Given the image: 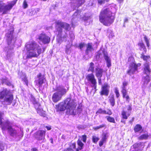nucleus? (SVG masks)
<instances>
[{
  "label": "nucleus",
  "instance_id": "f257e3e1",
  "mask_svg": "<svg viewBox=\"0 0 151 151\" xmlns=\"http://www.w3.org/2000/svg\"><path fill=\"white\" fill-rule=\"evenodd\" d=\"M76 104L73 100L70 98H67L55 106L57 112L63 111L66 109L67 114L75 115Z\"/></svg>",
  "mask_w": 151,
  "mask_h": 151
},
{
  "label": "nucleus",
  "instance_id": "f03ea898",
  "mask_svg": "<svg viewBox=\"0 0 151 151\" xmlns=\"http://www.w3.org/2000/svg\"><path fill=\"white\" fill-rule=\"evenodd\" d=\"M109 8L102 9L99 15V21L104 25L108 26L114 21L115 16Z\"/></svg>",
  "mask_w": 151,
  "mask_h": 151
},
{
  "label": "nucleus",
  "instance_id": "7ed1b4c3",
  "mask_svg": "<svg viewBox=\"0 0 151 151\" xmlns=\"http://www.w3.org/2000/svg\"><path fill=\"white\" fill-rule=\"evenodd\" d=\"M4 115L3 112H0V124L2 131H5L6 129L9 134L12 137L17 136L19 138L22 137L24 135L23 131L21 130L17 134V130L14 128H13L11 125H10V122L8 120H6L4 124L3 123L2 116Z\"/></svg>",
  "mask_w": 151,
  "mask_h": 151
},
{
  "label": "nucleus",
  "instance_id": "20e7f679",
  "mask_svg": "<svg viewBox=\"0 0 151 151\" xmlns=\"http://www.w3.org/2000/svg\"><path fill=\"white\" fill-rule=\"evenodd\" d=\"M25 47L28 52L26 58L37 57L42 53V49L40 46L34 41L29 42L25 45Z\"/></svg>",
  "mask_w": 151,
  "mask_h": 151
},
{
  "label": "nucleus",
  "instance_id": "39448f33",
  "mask_svg": "<svg viewBox=\"0 0 151 151\" xmlns=\"http://www.w3.org/2000/svg\"><path fill=\"white\" fill-rule=\"evenodd\" d=\"M17 0H14L8 3L7 4L3 2L2 1H0V12H2L3 14L8 13L16 4Z\"/></svg>",
  "mask_w": 151,
  "mask_h": 151
},
{
  "label": "nucleus",
  "instance_id": "423d86ee",
  "mask_svg": "<svg viewBox=\"0 0 151 151\" xmlns=\"http://www.w3.org/2000/svg\"><path fill=\"white\" fill-rule=\"evenodd\" d=\"M56 27H57L56 31L58 33V35L61 36L63 32L62 28H64L66 31H69L71 27L70 24L61 21H58L55 22Z\"/></svg>",
  "mask_w": 151,
  "mask_h": 151
},
{
  "label": "nucleus",
  "instance_id": "0eeeda50",
  "mask_svg": "<svg viewBox=\"0 0 151 151\" xmlns=\"http://www.w3.org/2000/svg\"><path fill=\"white\" fill-rule=\"evenodd\" d=\"M78 147L76 148V143L75 142L72 143L70 145L69 147L65 148L63 151H74L73 149H76V151H79L83 148L84 144L82 142L81 140L79 139L77 141Z\"/></svg>",
  "mask_w": 151,
  "mask_h": 151
},
{
  "label": "nucleus",
  "instance_id": "6e6552de",
  "mask_svg": "<svg viewBox=\"0 0 151 151\" xmlns=\"http://www.w3.org/2000/svg\"><path fill=\"white\" fill-rule=\"evenodd\" d=\"M141 65L140 63L136 64L135 63L132 62L131 63L129 67V69L127 71V73L130 76L135 73V72L138 70V67Z\"/></svg>",
  "mask_w": 151,
  "mask_h": 151
},
{
  "label": "nucleus",
  "instance_id": "1a4fd4ad",
  "mask_svg": "<svg viewBox=\"0 0 151 151\" xmlns=\"http://www.w3.org/2000/svg\"><path fill=\"white\" fill-rule=\"evenodd\" d=\"M45 131L38 130L33 134L32 137L34 139L37 141H41L45 139Z\"/></svg>",
  "mask_w": 151,
  "mask_h": 151
},
{
  "label": "nucleus",
  "instance_id": "9d476101",
  "mask_svg": "<svg viewBox=\"0 0 151 151\" xmlns=\"http://www.w3.org/2000/svg\"><path fill=\"white\" fill-rule=\"evenodd\" d=\"M38 78L37 80H35V83L36 86H38L39 88L42 86V85L45 82L46 80V78L44 75H42L41 73H40L37 75Z\"/></svg>",
  "mask_w": 151,
  "mask_h": 151
},
{
  "label": "nucleus",
  "instance_id": "9b49d317",
  "mask_svg": "<svg viewBox=\"0 0 151 151\" xmlns=\"http://www.w3.org/2000/svg\"><path fill=\"white\" fill-rule=\"evenodd\" d=\"M86 78L88 82L91 83L95 88H96L97 82L94 75L93 73L88 74L86 76Z\"/></svg>",
  "mask_w": 151,
  "mask_h": 151
},
{
  "label": "nucleus",
  "instance_id": "f8f14e48",
  "mask_svg": "<svg viewBox=\"0 0 151 151\" xmlns=\"http://www.w3.org/2000/svg\"><path fill=\"white\" fill-rule=\"evenodd\" d=\"M38 39L44 44H48L50 41V38L45 33H41L39 36Z\"/></svg>",
  "mask_w": 151,
  "mask_h": 151
},
{
  "label": "nucleus",
  "instance_id": "ddd939ff",
  "mask_svg": "<svg viewBox=\"0 0 151 151\" xmlns=\"http://www.w3.org/2000/svg\"><path fill=\"white\" fill-rule=\"evenodd\" d=\"M109 86L107 83H105L101 87V91L100 92V94L101 96L105 95L107 96L109 93Z\"/></svg>",
  "mask_w": 151,
  "mask_h": 151
},
{
  "label": "nucleus",
  "instance_id": "4468645a",
  "mask_svg": "<svg viewBox=\"0 0 151 151\" xmlns=\"http://www.w3.org/2000/svg\"><path fill=\"white\" fill-rule=\"evenodd\" d=\"M130 114H131L130 113L127 112L124 110H122L121 112L122 119L121 121V122L124 124H125V121H124V120L127 119L128 117L130 115Z\"/></svg>",
  "mask_w": 151,
  "mask_h": 151
},
{
  "label": "nucleus",
  "instance_id": "2eb2a0df",
  "mask_svg": "<svg viewBox=\"0 0 151 151\" xmlns=\"http://www.w3.org/2000/svg\"><path fill=\"white\" fill-rule=\"evenodd\" d=\"M55 91H57V92H58L62 96L65 94L67 91V90L62 86H59L57 87Z\"/></svg>",
  "mask_w": 151,
  "mask_h": 151
},
{
  "label": "nucleus",
  "instance_id": "dca6fc26",
  "mask_svg": "<svg viewBox=\"0 0 151 151\" xmlns=\"http://www.w3.org/2000/svg\"><path fill=\"white\" fill-rule=\"evenodd\" d=\"M96 114L97 115L100 114H107L108 115H111L112 114V113L111 110L110 109H108L107 111H106L105 110H103L101 108H100L96 111Z\"/></svg>",
  "mask_w": 151,
  "mask_h": 151
},
{
  "label": "nucleus",
  "instance_id": "f3484780",
  "mask_svg": "<svg viewBox=\"0 0 151 151\" xmlns=\"http://www.w3.org/2000/svg\"><path fill=\"white\" fill-rule=\"evenodd\" d=\"M62 97L58 92H56L54 93L52 95V101L54 103H57L61 100Z\"/></svg>",
  "mask_w": 151,
  "mask_h": 151
},
{
  "label": "nucleus",
  "instance_id": "a211bd4d",
  "mask_svg": "<svg viewBox=\"0 0 151 151\" xmlns=\"http://www.w3.org/2000/svg\"><path fill=\"white\" fill-rule=\"evenodd\" d=\"M104 70L103 68L97 67L95 68V75L96 77H102Z\"/></svg>",
  "mask_w": 151,
  "mask_h": 151
},
{
  "label": "nucleus",
  "instance_id": "6ab92c4d",
  "mask_svg": "<svg viewBox=\"0 0 151 151\" xmlns=\"http://www.w3.org/2000/svg\"><path fill=\"white\" fill-rule=\"evenodd\" d=\"M103 53L104 55V58L107 63V66L108 67H110L111 66V60L108 56L107 52L104 50L103 51Z\"/></svg>",
  "mask_w": 151,
  "mask_h": 151
},
{
  "label": "nucleus",
  "instance_id": "aec40b11",
  "mask_svg": "<svg viewBox=\"0 0 151 151\" xmlns=\"http://www.w3.org/2000/svg\"><path fill=\"white\" fill-rule=\"evenodd\" d=\"M144 72L145 74L149 75L151 72L150 65L148 63H146L144 64Z\"/></svg>",
  "mask_w": 151,
  "mask_h": 151
},
{
  "label": "nucleus",
  "instance_id": "412c9836",
  "mask_svg": "<svg viewBox=\"0 0 151 151\" xmlns=\"http://www.w3.org/2000/svg\"><path fill=\"white\" fill-rule=\"evenodd\" d=\"M10 93V92L7 89H3L0 92V99H2L6 97Z\"/></svg>",
  "mask_w": 151,
  "mask_h": 151
},
{
  "label": "nucleus",
  "instance_id": "4be33fe9",
  "mask_svg": "<svg viewBox=\"0 0 151 151\" xmlns=\"http://www.w3.org/2000/svg\"><path fill=\"white\" fill-rule=\"evenodd\" d=\"M102 137L101 140H100L99 143V145L100 147L102 146L103 144L107 140V138L108 137V133H103L102 134Z\"/></svg>",
  "mask_w": 151,
  "mask_h": 151
},
{
  "label": "nucleus",
  "instance_id": "5701e85b",
  "mask_svg": "<svg viewBox=\"0 0 151 151\" xmlns=\"http://www.w3.org/2000/svg\"><path fill=\"white\" fill-rule=\"evenodd\" d=\"M121 92L122 95V97L126 99V102L129 103L130 100V98L127 94V90L121 91Z\"/></svg>",
  "mask_w": 151,
  "mask_h": 151
},
{
  "label": "nucleus",
  "instance_id": "b1692460",
  "mask_svg": "<svg viewBox=\"0 0 151 151\" xmlns=\"http://www.w3.org/2000/svg\"><path fill=\"white\" fill-rule=\"evenodd\" d=\"M31 101L32 104L34 105L35 108H37V107H40V106L41 105L40 103L34 97L32 96Z\"/></svg>",
  "mask_w": 151,
  "mask_h": 151
},
{
  "label": "nucleus",
  "instance_id": "393cba45",
  "mask_svg": "<svg viewBox=\"0 0 151 151\" xmlns=\"http://www.w3.org/2000/svg\"><path fill=\"white\" fill-rule=\"evenodd\" d=\"M1 80V83L2 84H5L8 86H11L12 85L11 82L8 80V78L7 77L2 78Z\"/></svg>",
  "mask_w": 151,
  "mask_h": 151
},
{
  "label": "nucleus",
  "instance_id": "a878e982",
  "mask_svg": "<svg viewBox=\"0 0 151 151\" xmlns=\"http://www.w3.org/2000/svg\"><path fill=\"white\" fill-rule=\"evenodd\" d=\"M8 97L4 99V101L9 103V104H10L12 102L13 99V96L12 94L8 95Z\"/></svg>",
  "mask_w": 151,
  "mask_h": 151
},
{
  "label": "nucleus",
  "instance_id": "bb28decb",
  "mask_svg": "<svg viewBox=\"0 0 151 151\" xmlns=\"http://www.w3.org/2000/svg\"><path fill=\"white\" fill-rule=\"evenodd\" d=\"M137 45L140 50H143L145 52H147V49L142 41L141 42H138L137 43Z\"/></svg>",
  "mask_w": 151,
  "mask_h": 151
},
{
  "label": "nucleus",
  "instance_id": "cd10ccee",
  "mask_svg": "<svg viewBox=\"0 0 151 151\" xmlns=\"http://www.w3.org/2000/svg\"><path fill=\"white\" fill-rule=\"evenodd\" d=\"M94 48L93 47L91 43H88L87 44L86 49L85 50L86 53L87 54H88L89 52L93 51Z\"/></svg>",
  "mask_w": 151,
  "mask_h": 151
},
{
  "label": "nucleus",
  "instance_id": "c85d7f7f",
  "mask_svg": "<svg viewBox=\"0 0 151 151\" xmlns=\"http://www.w3.org/2000/svg\"><path fill=\"white\" fill-rule=\"evenodd\" d=\"M150 134L148 133L143 134L140 135L138 137V139L139 140H146L150 137Z\"/></svg>",
  "mask_w": 151,
  "mask_h": 151
},
{
  "label": "nucleus",
  "instance_id": "c756f323",
  "mask_svg": "<svg viewBox=\"0 0 151 151\" xmlns=\"http://www.w3.org/2000/svg\"><path fill=\"white\" fill-rule=\"evenodd\" d=\"M109 101L111 105L114 106L115 104V101L113 94L111 95L109 97Z\"/></svg>",
  "mask_w": 151,
  "mask_h": 151
},
{
  "label": "nucleus",
  "instance_id": "7c9ffc66",
  "mask_svg": "<svg viewBox=\"0 0 151 151\" xmlns=\"http://www.w3.org/2000/svg\"><path fill=\"white\" fill-rule=\"evenodd\" d=\"M35 109H36L37 113L40 116L44 117L46 116L45 112L42 109L40 108L39 107H37V108H36Z\"/></svg>",
  "mask_w": 151,
  "mask_h": 151
},
{
  "label": "nucleus",
  "instance_id": "2f4dec72",
  "mask_svg": "<svg viewBox=\"0 0 151 151\" xmlns=\"http://www.w3.org/2000/svg\"><path fill=\"white\" fill-rule=\"evenodd\" d=\"M14 31V29L12 28V29L9 32L6 34V36L8 37L9 40L11 41H12L13 38V34Z\"/></svg>",
  "mask_w": 151,
  "mask_h": 151
},
{
  "label": "nucleus",
  "instance_id": "473e14b6",
  "mask_svg": "<svg viewBox=\"0 0 151 151\" xmlns=\"http://www.w3.org/2000/svg\"><path fill=\"white\" fill-rule=\"evenodd\" d=\"M134 130L135 132H138L142 130V126L139 124H137L134 127Z\"/></svg>",
  "mask_w": 151,
  "mask_h": 151
},
{
  "label": "nucleus",
  "instance_id": "72a5a7b5",
  "mask_svg": "<svg viewBox=\"0 0 151 151\" xmlns=\"http://www.w3.org/2000/svg\"><path fill=\"white\" fill-rule=\"evenodd\" d=\"M81 11L78 9H77L73 13V19L78 18L79 17L81 16Z\"/></svg>",
  "mask_w": 151,
  "mask_h": 151
},
{
  "label": "nucleus",
  "instance_id": "f704fd0d",
  "mask_svg": "<svg viewBox=\"0 0 151 151\" xmlns=\"http://www.w3.org/2000/svg\"><path fill=\"white\" fill-rule=\"evenodd\" d=\"M140 58L142 59L143 60L146 62H147L148 60L150 59V57L149 55H145L144 53H142L141 54Z\"/></svg>",
  "mask_w": 151,
  "mask_h": 151
},
{
  "label": "nucleus",
  "instance_id": "c9c22d12",
  "mask_svg": "<svg viewBox=\"0 0 151 151\" xmlns=\"http://www.w3.org/2000/svg\"><path fill=\"white\" fill-rule=\"evenodd\" d=\"M105 118L106 119L107 121L111 123H115L116 122L114 117L110 116H106Z\"/></svg>",
  "mask_w": 151,
  "mask_h": 151
},
{
  "label": "nucleus",
  "instance_id": "e433bc0d",
  "mask_svg": "<svg viewBox=\"0 0 151 151\" xmlns=\"http://www.w3.org/2000/svg\"><path fill=\"white\" fill-rule=\"evenodd\" d=\"M94 63L91 62L90 63L89 65V67L88 69V71H91L92 72H93L94 70Z\"/></svg>",
  "mask_w": 151,
  "mask_h": 151
},
{
  "label": "nucleus",
  "instance_id": "4c0bfd02",
  "mask_svg": "<svg viewBox=\"0 0 151 151\" xmlns=\"http://www.w3.org/2000/svg\"><path fill=\"white\" fill-rule=\"evenodd\" d=\"M76 6L78 7L84 4L85 1V0H76Z\"/></svg>",
  "mask_w": 151,
  "mask_h": 151
},
{
  "label": "nucleus",
  "instance_id": "58836bf2",
  "mask_svg": "<svg viewBox=\"0 0 151 151\" xmlns=\"http://www.w3.org/2000/svg\"><path fill=\"white\" fill-rule=\"evenodd\" d=\"M122 89L121 91L127 90L126 88V86L128 85V82L126 81H124L122 82Z\"/></svg>",
  "mask_w": 151,
  "mask_h": 151
},
{
  "label": "nucleus",
  "instance_id": "ea45409f",
  "mask_svg": "<svg viewBox=\"0 0 151 151\" xmlns=\"http://www.w3.org/2000/svg\"><path fill=\"white\" fill-rule=\"evenodd\" d=\"M92 142L95 144L97 143L99 139V138L96 136L93 135L92 137Z\"/></svg>",
  "mask_w": 151,
  "mask_h": 151
},
{
  "label": "nucleus",
  "instance_id": "a19ab883",
  "mask_svg": "<svg viewBox=\"0 0 151 151\" xmlns=\"http://www.w3.org/2000/svg\"><path fill=\"white\" fill-rule=\"evenodd\" d=\"M144 40L146 43L147 46L148 48L150 46V42L149 39L146 35H145L144 37Z\"/></svg>",
  "mask_w": 151,
  "mask_h": 151
},
{
  "label": "nucleus",
  "instance_id": "79ce46f5",
  "mask_svg": "<svg viewBox=\"0 0 151 151\" xmlns=\"http://www.w3.org/2000/svg\"><path fill=\"white\" fill-rule=\"evenodd\" d=\"M145 82L147 83L150 81V77L149 75H147L144 77Z\"/></svg>",
  "mask_w": 151,
  "mask_h": 151
},
{
  "label": "nucleus",
  "instance_id": "37998d69",
  "mask_svg": "<svg viewBox=\"0 0 151 151\" xmlns=\"http://www.w3.org/2000/svg\"><path fill=\"white\" fill-rule=\"evenodd\" d=\"M114 93L116 95V97L117 98H118L120 96V94L117 88H115Z\"/></svg>",
  "mask_w": 151,
  "mask_h": 151
},
{
  "label": "nucleus",
  "instance_id": "c03bdc74",
  "mask_svg": "<svg viewBox=\"0 0 151 151\" xmlns=\"http://www.w3.org/2000/svg\"><path fill=\"white\" fill-rule=\"evenodd\" d=\"M98 5H101L105 3L106 0H97Z\"/></svg>",
  "mask_w": 151,
  "mask_h": 151
},
{
  "label": "nucleus",
  "instance_id": "a18cd8bd",
  "mask_svg": "<svg viewBox=\"0 0 151 151\" xmlns=\"http://www.w3.org/2000/svg\"><path fill=\"white\" fill-rule=\"evenodd\" d=\"M127 110L128 112L130 113L131 114V111L132 110V105L131 104H130L128 105L127 106Z\"/></svg>",
  "mask_w": 151,
  "mask_h": 151
},
{
  "label": "nucleus",
  "instance_id": "49530a36",
  "mask_svg": "<svg viewBox=\"0 0 151 151\" xmlns=\"http://www.w3.org/2000/svg\"><path fill=\"white\" fill-rule=\"evenodd\" d=\"M85 45V44L84 42H81L79 44L78 47L80 49L82 50Z\"/></svg>",
  "mask_w": 151,
  "mask_h": 151
},
{
  "label": "nucleus",
  "instance_id": "de8ad7c7",
  "mask_svg": "<svg viewBox=\"0 0 151 151\" xmlns=\"http://www.w3.org/2000/svg\"><path fill=\"white\" fill-rule=\"evenodd\" d=\"M81 137L82 138V141L84 142H86V139H87V136L86 135H82L81 136Z\"/></svg>",
  "mask_w": 151,
  "mask_h": 151
},
{
  "label": "nucleus",
  "instance_id": "09e8293b",
  "mask_svg": "<svg viewBox=\"0 0 151 151\" xmlns=\"http://www.w3.org/2000/svg\"><path fill=\"white\" fill-rule=\"evenodd\" d=\"M23 6L24 9H26L28 6L27 2L26 0H24L23 3Z\"/></svg>",
  "mask_w": 151,
  "mask_h": 151
},
{
  "label": "nucleus",
  "instance_id": "8fccbe9b",
  "mask_svg": "<svg viewBox=\"0 0 151 151\" xmlns=\"http://www.w3.org/2000/svg\"><path fill=\"white\" fill-rule=\"evenodd\" d=\"M22 81L25 82L27 86L28 85V81L26 76H25L23 78H22Z\"/></svg>",
  "mask_w": 151,
  "mask_h": 151
},
{
  "label": "nucleus",
  "instance_id": "3c124183",
  "mask_svg": "<svg viewBox=\"0 0 151 151\" xmlns=\"http://www.w3.org/2000/svg\"><path fill=\"white\" fill-rule=\"evenodd\" d=\"M98 79V83L99 85H101L102 84V81H101V77H97Z\"/></svg>",
  "mask_w": 151,
  "mask_h": 151
},
{
  "label": "nucleus",
  "instance_id": "603ef678",
  "mask_svg": "<svg viewBox=\"0 0 151 151\" xmlns=\"http://www.w3.org/2000/svg\"><path fill=\"white\" fill-rule=\"evenodd\" d=\"M101 55H102V53L101 52H98L97 54L96 55V58H99Z\"/></svg>",
  "mask_w": 151,
  "mask_h": 151
},
{
  "label": "nucleus",
  "instance_id": "864d4df0",
  "mask_svg": "<svg viewBox=\"0 0 151 151\" xmlns=\"http://www.w3.org/2000/svg\"><path fill=\"white\" fill-rule=\"evenodd\" d=\"M4 149V146L0 143V151H2Z\"/></svg>",
  "mask_w": 151,
  "mask_h": 151
},
{
  "label": "nucleus",
  "instance_id": "5fc2aeb1",
  "mask_svg": "<svg viewBox=\"0 0 151 151\" xmlns=\"http://www.w3.org/2000/svg\"><path fill=\"white\" fill-rule=\"evenodd\" d=\"M93 128L94 130H95V131H96L98 129H100L99 126L96 127H93Z\"/></svg>",
  "mask_w": 151,
  "mask_h": 151
},
{
  "label": "nucleus",
  "instance_id": "6e6d98bb",
  "mask_svg": "<svg viewBox=\"0 0 151 151\" xmlns=\"http://www.w3.org/2000/svg\"><path fill=\"white\" fill-rule=\"evenodd\" d=\"M100 127V128H101L103 127H106V126L104 124H102L99 126Z\"/></svg>",
  "mask_w": 151,
  "mask_h": 151
},
{
  "label": "nucleus",
  "instance_id": "4d7b16f0",
  "mask_svg": "<svg viewBox=\"0 0 151 151\" xmlns=\"http://www.w3.org/2000/svg\"><path fill=\"white\" fill-rule=\"evenodd\" d=\"M81 106H78L77 107V109L78 110L80 111H82V109H81Z\"/></svg>",
  "mask_w": 151,
  "mask_h": 151
},
{
  "label": "nucleus",
  "instance_id": "13d9d810",
  "mask_svg": "<svg viewBox=\"0 0 151 151\" xmlns=\"http://www.w3.org/2000/svg\"><path fill=\"white\" fill-rule=\"evenodd\" d=\"M134 117H133L129 121V122L130 123H132V122L134 121Z\"/></svg>",
  "mask_w": 151,
  "mask_h": 151
},
{
  "label": "nucleus",
  "instance_id": "bf43d9fd",
  "mask_svg": "<svg viewBox=\"0 0 151 151\" xmlns=\"http://www.w3.org/2000/svg\"><path fill=\"white\" fill-rule=\"evenodd\" d=\"M32 151H38L37 149L35 148H33L31 149Z\"/></svg>",
  "mask_w": 151,
  "mask_h": 151
},
{
  "label": "nucleus",
  "instance_id": "052dcab7",
  "mask_svg": "<svg viewBox=\"0 0 151 151\" xmlns=\"http://www.w3.org/2000/svg\"><path fill=\"white\" fill-rule=\"evenodd\" d=\"M45 127L48 130H49L51 129V127H50L46 126Z\"/></svg>",
  "mask_w": 151,
  "mask_h": 151
},
{
  "label": "nucleus",
  "instance_id": "680f3d73",
  "mask_svg": "<svg viewBox=\"0 0 151 151\" xmlns=\"http://www.w3.org/2000/svg\"><path fill=\"white\" fill-rule=\"evenodd\" d=\"M117 1L120 3H121L124 0H116Z\"/></svg>",
  "mask_w": 151,
  "mask_h": 151
},
{
  "label": "nucleus",
  "instance_id": "e2e57ef3",
  "mask_svg": "<svg viewBox=\"0 0 151 151\" xmlns=\"http://www.w3.org/2000/svg\"><path fill=\"white\" fill-rule=\"evenodd\" d=\"M128 19L127 18H125L124 20V23L127 22L128 21Z\"/></svg>",
  "mask_w": 151,
  "mask_h": 151
},
{
  "label": "nucleus",
  "instance_id": "0e129e2a",
  "mask_svg": "<svg viewBox=\"0 0 151 151\" xmlns=\"http://www.w3.org/2000/svg\"><path fill=\"white\" fill-rule=\"evenodd\" d=\"M50 140H51V143L52 144H53V139L52 138H51L50 139Z\"/></svg>",
  "mask_w": 151,
  "mask_h": 151
},
{
  "label": "nucleus",
  "instance_id": "69168bd1",
  "mask_svg": "<svg viewBox=\"0 0 151 151\" xmlns=\"http://www.w3.org/2000/svg\"><path fill=\"white\" fill-rule=\"evenodd\" d=\"M94 4H95V3H94V2L92 3L91 4V6H93Z\"/></svg>",
  "mask_w": 151,
  "mask_h": 151
},
{
  "label": "nucleus",
  "instance_id": "338daca9",
  "mask_svg": "<svg viewBox=\"0 0 151 151\" xmlns=\"http://www.w3.org/2000/svg\"><path fill=\"white\" fill-rule=\"evenodd\" d=\"M45 48H46L45 47H44V48H43V52L45 51Z\"/></svg>",
  "mask_w": 151,
  "mask_h": 151
},
{
  "label": "nucleus",
  "instance_id": "774afa93",
  "mask_svg": "<svg viewBox=\"0 0 151 151\" xmlns=\"http://www.w3.org/2000/svg\"><path fill=\"white\" fill-rule=\"evenodd\" d=\"M150 6L151 7V0H150Z\"/></svg>",
  "mask_w": 151,
  "mask_h": 151
}]
</instances>
